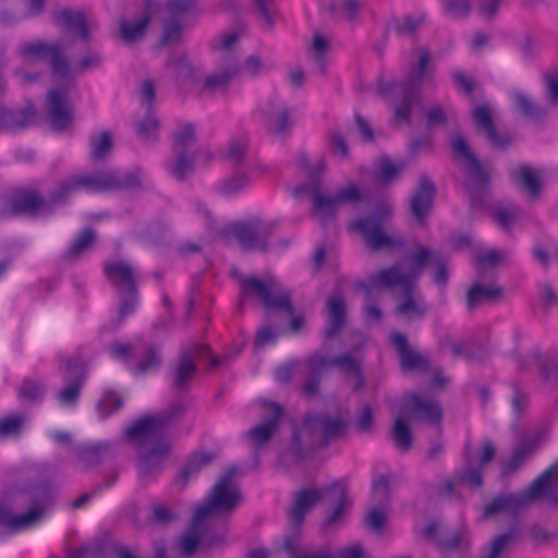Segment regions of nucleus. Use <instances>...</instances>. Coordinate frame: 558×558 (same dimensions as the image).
Masks as SVG:
<instances>
[{
    "label": "nucleus",
    "mask_w": 558,
    "mask_h": 558,
    "mask_svg": "<svg viewBox=\"0 0 558 558\" xmlns=\"http://www.w3.org/2000/svg\"><path fill=\"white\" fill-rule=\"evenodd\" d=\"M141 187L138 170L119 174L113 170L97 171L92 174H74L59 180L48 197L36 187L22 186L13 191L3 215L8 217L27 216L31 218L52 216L58 207L65 206L70 197L81 191L88 194Z\"/></svg>",
    "instance_id": "f257e3e1"
},
{
    "label": "nucleus",
    "mask_w": 558,
    "mask_h": 558,
    "mask_svg": "<svg viewBox=\"0 0 558 558\" xmlns=\"http://www.w3.org/2000/svg\"><path fill=\"white\" fill-rule=\"evenodd\" d=\"M236 468L228 471L214 485L208 499L194 512L187 529L178 537L177 549L181 557L192 558L202 546V521L215 512H232L240 501V492L233 487L232 481Z\"/></svg>",
    "instance_id": "f03ea898"
},
{
    "label": "nucleus",
    "mask_w": 558,
    "mask_h": 558,
    "mask_svg": "<svg viewBox=\"0 0 558 558\" xmlns=\"http://www.w3.org/2000/svg\"><path fill=\"white\" fill-rule=\"evenodd\" d=\"M420 56L415 63L411 65L410 72L403 81L379 82L378 93L388 97L391 95L393 118L401 123L410 124L412 109L421 101L422 84L430 78L428 63L430 61V51L427 48H420Z\"/></svg>",
    "instance_id": "7ed1b4c3"
},
{
    "label": "nucleus",
    "mask_w": 558,
    "mask_h": 558,
    "mask_svg": "<svg viewBox=\"0 0 558 558\" xmlns=\"http://www.w3.org/2000/svg\"><path fill=\"white\" fill-rule=\"evenodd\" d=\"M56 489L57 485L50 478L25 485L23 493L29 497L31 508L24 513L14 514L8 506L0 504V526L11 533L31 527L44 517L45 507L51 500Z\"/></svg>",
    "instance_id": "20e7f679"
},
{
    "label": "nucleus",
    "mask_w": 558,
    "mask_h": 558,
    "mask_svg": "<svg viewBox=\"0 0 558 558\" xmlns=\"http://www.w3.org/2000/svg\"><path fill=\"white\" fill-rule=\"evenodd\" d=\"M450 147L454 156L463 165L466 178L465 186L470 193L471 206L478 209L486 208L490 184L488 172L472 151L464 136L453 135L450 140Z\"/></svg>",
    "instance_id": "39448f33"
},
{
    "label": "nucleus",
    "mask_w": 558,
    "mask_h": 558,
    "mask_svg": "<svg viewBox=\"0 0 558 558\" xmlns=\"http://www.w3.org/2000/svg\"><path fill=\"white\" fill-rule=\"evenodd\" d=\"M277 227L278 222L275 220H264L253 216L227 225L221 235L235 240L243 251L266 252Z\"/></svg>",
    "instance_id": "423d86ee"
},
{
    "label": "nucleus",
    "mask_w": 558,
    "mask_h": 558,
    "mask_svg": "<svg viewBox=\"0 0 558 558\" xmlns=\"http://www.w3.org/2000/svg\"><path fill=\"white\" fill-rule=\"evenodd\" d=\"M391 216L392 206L386 202H379L369 215L353 220L350 229L362 235L366 247L372 252L399 246L402 245V241L388 235L383 229L384 222Z\"/></svg>",
    "instance_id": "0eeeda50"
},
{
    "label": "nucleus",
    "mask_w": 558,
    "mask_h": 558,
    "mask_svg": "<svg viewBox=\"0 0 558 558\" xmlns=\"http://www.w3.org/2000/svg\"><path fill=\"white\" fill-rule=\"evenodd\" d=\"M173 151L175 159L167 162V170L179 181H183L194 171L196 154V136L194 124L185 123L182 129L175 133L173 140Z\"/></svg>",
    "instance_id": "6e6552de"
},
{
    "label": "nucleus",
    "mask_w": 558,
    "mask_h": 558,
    "mask_svg": "<svg viewBox=\"0 0 558 558\" xmlns=\"http://www.w3.org/2000/svg\"><path fill=\"white\" fill-rule=\"evenodd\" d=\"M421 533L427 542L436 546L441 555L465 554L472 546L471 532L464 525L456 529L440 527L436 521H432Z\"/></svg>",
    "instance_id": "1a4fd4ad"
},
{
    "label": "nucleus",
    "mask_w": 558,
    "mask_h": 558,
    "mask_svg": "<svg viewBox=\"0 0 558 558\" xmlns=\"http://www.w3.org/2000/svg\"><path fill=\"white\" fill-rule=\"evenodd\" d=\"M254 298L259 301L267 311H283L293 313V304L290 292L274 295L270 287L255 276H245L240 282V303L245 299Z\"/></svg>",
    "instance_id": "9d476101"
},
{
    "label": "nucleus",
    "mask_w": 558,
    "mask_h": 558,
    "mask_svg": "<svg viewBox=\"0 0 558 558\" xmlns=\"http://www.w3.org/2000/svg\"><path fill=\"white\" fill-rule=\"evenodd\" d=\"M124 437L137 449V452L159 446V444H169L165 423L156 415L137 418L124 430Z\"/></svg>",
    "instance_id": "9b49d317"
},
{
    "label": "nucleus",
    "mask_w": 558,
    "mask_h": 558,
    "mask_svg": "<svg viewBox=\"0 0 558 558\" xmlns=\"http://www.w3.org/2000/svg\"><path fill=\"white\" fill-rule=\"evenodd\" d=\"M19 52L24 59L46 60L50 58L52 74L65 82L71 81L70 63L64 56L63 47L60 43L46 44L41 40L23 43L20 46Z\"/></svg>",
    "instance_id": "f8f14e48"
},
{
    "label": "nucleus",
    "mask_w": 558,
    "mask_h": 558,
    "mask_svg": "<svg viewBox=\"0 0 558 558\" xmlns=\"http://www.w3.org/2000/svg\"><path fill=\"white\" fill-rule=\"evenodd\" d=\"M226 159L235 169L234 173L228 178L221 186V193L229 196L245 189L251 182L246 173L252 167V162L247 156V141L244 138L232 140L229 144Z\"/></svg>",
    "instance_id": "ddd939ff"
},
{
    "label": "nucleus",
    "mask_w": 558,
    "mask_h": 558,
    "mask_svg": "<svg viewBox=\"0 0 558 558\" xmlns=\"http://www.w3.org/2000/svg\"><path fill=\"white\" fill-rule=\"evenodd\" d=\"M304 427L315 437L319 438L320 446H328L332 440L345 435L349 421L337 415L332 416L328 412L307 413L303 420Z\"/></svg>",
    "instance_id": "4468645a"
},
{
    "label": "nucleus",
    "mask_w": 558,
    "mask_h": 558,
    "mask_svg": "<svg viewBox=\"0 0 558 558\" xmlns=\"http://www.w3.org/2000/svg\"><path fill=\"white\" fill-rule=\"evenodd\" d=\"M399 413L409 421L440 425L444 412L440 403L418 392H410L404 397Z\"/></svg>",
    "instance_id": "2eb2a0df"
},
{
    "label": "nucleus",
    "mask_w": 558,
    "mask_h": 558,
    "mask_svg": "<svg viewBox=\"0 0 558 558\" xmlns=\"http://www.w3.org/2000/svg\"><path fill=\"white\" fill-rule=\"evenodd\" d=\"M111 356L126 361L131 354H143V359L133 366L134 374H145L161 364L160 348L155 343H140L133 347L130 342H113L109 347Z\"/></svg>",
    "instance_id": "dca6fc26"
},
{
    "label": "nucleus",
    "mask_w": 558,
    "mask_h": 558,
    "mask_svg": "<svg viewBox=\"0 0 558 558\" xmlns=\"http://www.w3.org/2000/svg\"><path fill=\"white\" fill-rule=\"evenodd\" d=\"M210 348L206 344L192 342L181 347L178 355V363L173 368V386L178 390L187 388L190 379L196 374L197 366L194 360L209 355Z\"/></svg>",
    "instance_id": "f3484780"
},
{
    "label": "nucleus",
    "mask_w": 558,
    "mask_h": 558,
    "mask_svg": "<svg viewBox=\"0 0 558 558\" xmlns=\"http://www.w3.org/2000/svg\"><path fill=\"white\" fill-rule=\"evenodd\" d=\"M436 185L433 180L423 174L420 177L412 196L409 198V214L420 226H424L434 206Z\"/></svg>",
    "instance_id": "a211bd4d"
},
{
    "label": "nucleus",
    "mask_w": 558,
    "mask_h": 558,
    "mask_svg": "<svg viewBox=\"0 0 558 558\" xmlns=\"http://www.w3.org/2000/svg\"><path fill=\"white\" fill-rule=\"evenodd\" d=\"M389 342L397 351L400 367L403 372L418 371L428 373L430 371V360L428 354H421L411 348L408 337L404 333L393 331L389 336Z\"/></svg>",
    "instance_id": "6ab92c4d"
},
{
    "label": "nucleus",
    "mask_w": 558,
    "mask_h": 558,
    "mask_svg": "<svg viewBox=\"0 0 558 558\" xmlns=\"http://www.w3.org/2000/svg\"><path fill=\"white\" fill-rule=\"evenodd\" d=\"M264 407L267 413L262 416V423L247 430V437L256 448H260L271 440L284 412L281 405L271 401H264Z\"/></svg>",
    "instance_id": "aec40b11"
},
{
    "label": "nucleus",
    "mask_w": 558,
    "mask_h": 558,
    "mask_svg": "<svg viewBox=\"0 0 558 558\" xmlns=\"http://www.w3.org/2000/svg\"><path fill=\"white\" fill-rule=\"evenodd\" d=\"M305 193L314 204V214L322 225L327 223L336 217L337 201L335 196H326L320 191V180L313 178L308 182L298 186L295 194Z\"/></svg>",
    "instance_id": "412c9836"
},
{
    "label": "nucleus",
    "mask_w": 558,
    "mask_h": 558,
    "mask_svg": "<svg viewBox=\"0 0 558 558\" xmlns=\"http://www.w3.org/2000/svg\"><path fill=\"white\" fill-rule=\"evenodd\" d=\"M86 373L83 363L77 359H70L66 363L63 380L65 387L58 392V400L63 405H73L77 402L84 386Z\"/></svg>",
    "instance_id": "4be33fe9"
},
{
    "label": "nucleus",
    "mask_w": 558,
    "mask_h": 558,
    "mask_svg": "<svg viewBox=\"0 0 558 558\" xmlns=\"http://www.w3.org/2000/svg\"><path fill=\"white\" fill-rule=\"evenodd\" d=\"M68 93V87H58L49 90L47 96L49 121L51 126L57 131L66 130L73 120L72 112L69 108Z\"/></svg>",
    "instance_id": "5701e85b"
},
{
    "label": "nucleus",
    "mask_w": 558,
    "mask_h": 558,
    "mask_svg": "<svg viewBox=\"0 0 558 558\" xmlns=\"http://www.w3.org/2000/svg\"><path fill=\"white\" fill-rule=\"evenodd\" d=\"M558 478V460L543 471L529 486L527 490L521 494L525 506L534 500L545 498L554 501V496L558 495V488L555 486V480Z\"/></svg>",
    "instance_id": "b1692460"
},
{
    "label": "nucleus",
    "mask_w": 558,
    "mask_h": 558,
    "mask_svg": "<svg viewBox=\"0 0 558 558\" xmlns=\"http://www.w3.org/2000/svg\"><path fill=\"white\" fill-rule=\"evenodd\" d=\"M472 118L476 128L485 133V136L492 146L506 150L511 145V135L507 133L501 134L496 129L490 107L487 104L476 106L472 111Z\"/></svg>",
    "instance_id": "393cba45"
},
{
    "label": "nucleus",
    "mask_w": 558,
    "mask_h": 558,
    "mask_svg": "<svg viewBox=\"0 0 558 558\" xmlns=\"http://www.w3.org/2000/svg\"><path fill=\"white\" fill-rule=\"evenodd\" d=\"M533 359L538 368L542 392L558 401V356L535 352Z\"/></svg>",
    "instance_id": "a878e982"
},
{
    "label": "nucleus",
    "mask_w": 558,
    "mask_h": 558,
    "mask_svg": "<svg viewBox=\"0 0 558 558\" xmlns=\"http://www.w3.org/2000/svg\"><path fill=\"white\" fill-rule=\"evenodd\" d=\"M102 271L110 284L118 289L119 294L138 289L135 270L125 262H105Z\"/></svg>",
    "instance_id": "bb28decb"
},
{
    "label": "nucleus",
    "mask_w": 558,
    "mask_h": 558,
    "mask_svg": "<svg viewBox=\"0 0 558 558\" xmlns=\"http://www.w3.org/2000/svg\"><path fill=\"white\" fill-rule=\"evenodd\" d=\"M325 366L337 367L345 375L347 379H352V390L357 392L366 386V378L362 369V363L351 353H342L332 357L324 355Z\"/></svg>",
    "instance_id": "cd10ccee"
},
{
    "label": "nucleus",
    "mask_w": 558,
    "mask_h": 558,
    "mask_svg": "<svg viewBox=\"0 0 558 558\" xmlns=\"http://www.w3.org/2000/svg\"><path fill=\"white\" fill-rule=\"evenodd\" d=\"M260 112L266 119L268 125L278 134H281L293 126V120L290 117L287 104L277 95L270 96L267 99L260 108Z\"/></svg>",
    "instance_id": "c85d7f7f"
},
{
    "label": "nucleus",
    "mask_w": 558,
    "mask_h": 558,
    "mask_svg": "<svg viewBox=\"0 0 558 558\" xmlns=\"http://www.w3.org/2000/svg\"><path fill=\"white\" fill-rule=\"evenodd\" d=\"M169 444H159L147 450L138 451V475L142 480H147L159 474L163 462L170 453Z\"/></svg>",
    "instance_id": "c756f323"
},
{
    "label": "nucleus",
    "mask_w": 558,
    "mask_h": 558,
    "mask_svg": "<svg viewBox=\"0 0 558 558\" xmlns=\"http://www.w3.org/2000/svg\"><path fill=\"white\" fill-rule=\"evenodd\" d=\"M412 283L414 282L410 275L401 274L397 267H388L371 275L368 283L360 281L356 283V287L368 291L371 287L388 290L393 287L401 286L402 290H404L405 287H410Z\"/></svg>",
    "instance_id": "7c9ffc66"
},
{
    "label": "nucleus",
    "mask_w": 558,
    "mask_h": 558,
    "mask_svg": "<svg viewBox=\"0 0 558 558\" xmlns=\"http://www.w3.org/2000/svg\"><path fill=\"white\" fill-rule=\"evenodd\" d=\"M36 118V110L32 104L16 110L0 107V133H16L25 130Z\"/></svg>",
    "instance_id": "2f4dec72"
},
{
    "label": "nucleus",
    "mask_w": 558,
    "mask_h": 558,
    "mask_svg": "<svg viewBox=\"0 0 558 558\" xmlns=\"http://www.w3.org/2000/svg\"><path fill=\"white\" fill-rule=\"evenodd\" d=\"M306 367L308 376L302 384L301 392L304 397L313 399L319 396L322 377L327 371L324 355L317 352L311 354L306 360Z\"/></svg>",
    "instance_id": "473e14b6"
},
{
    "label": "nucleus",
    "mask_w": 558,
    "mask_h": 558,
    "mask_svg": "<svg viewBox=\"0 0 558 558\" xmlns=\"http://www.w3.org/2000/svg\"><path fill=\"white\" fill-rule=\"evenodd\" d=\"M117 453V445L108 441L84 444L77 448V457L86 466H95L112 460Z\"/></svg>",
    "instance_id": "72a5a7b5"
},
{
    "label": "nucleus",
    "mask_w": 558,
    "mask_h": 558,
    "mask_svg": "<svg viewBox=\"0 0 558 558\" xmlns=\"http://www.w3.org/2000/svg\"><path fill=\"white\" fill-rule=\"evenodd\" d=\"M328 320L324 330L326 339H332L338 336L345 324V303L343 296L339 293L332 294L327 300Z\"/></svg>",
    "instance_id": "f704fd0d"
},
{
    "label": "nucleus",
    "mask_w": 558,
    "mask_h": 558,
    "mask_svg": "<svg viewBox=\"0 0 558 558\" xmlns=\"http://www.w3.org/2000/svg\"><path fill=\"white\" fill-rule=\"evenodd\" d=\"M510 180L524 187L530 198L535 199L541 195V172L529 163H522L510 171Z\"/></svg>",
    "instance_id": "c9c22d12"
},
{
    "label": "nucleus",
    "mask_w": 558,
    "mask_h": 558,
    "mask_svg": "<svg viewBox=\"0 0 558 558\" xmlns=\"http://www.w3.org/2000/svg\"><path fill=\"white\" fill-rule=\"evenodd\" d=\"M537 440L523 439L513 450L511 457L501 462V476L508 478L513 475L535 452Z\"/></svg>",
    "instance_id": "e433bc0d"
},
{
    "label": "nucleus",
    "mask_w": 558,
    "mask_h": 558,
    "mask_svg": "<svg viewBox=\"0 0 558 558\" xmlns=\"http://www.w3.org/2000/svg\"><path fill=\"white\" fill-rule=\"evenodd\" d=\"M324 495V489L320 492L314 488H303L298 492L291 510L293 524L302 525L306 514L323 499Z\"/></svg>",
    "instance_id": "4c0bfd02"
},
{
    "label": "nucleus",
    "mask_w": 558,
    "mask_h": 558,
    "mask_svg": "<svg viewBox=\"0 0 558 558\" xmlns=\"http://www.w3.org/2000/svg\"><path fill=\"white\" fill-rule=\"evenodd\" d=\"M324 493L326 495L333 494L337 500V506L323 523L324 529H330L344 515L345 508L349 506L348 483L344 478L336 480L329 486L324 487Z\"/></svg>",
    "instance_id": "58836bf2"
},
{
    "label": "nucleus",
    "mask_w": 558,
    "mask_h": 558,
    "mask_svg": "<svg viewBox=\"0 0 558 558\" xmlns=\"http://www.w3.org/2000/svg\"><path fill=\"white\" fill-rule=\"evenodd\" d=\"M54 21L74 33L80 39L89 37V29L83 11L63 8L54 13Z\"/></svg>",
    "instance_id": "ea45409f"
},
{
    "label": "nucleus",
    "mask_w": 558,
    "mask_h": 558,
    "mask_svg": "<svg viewBox=\"0 0 558 558\" xmlns=\"http://www.w3.org/2000/svg\"><path fill=\"white\" fill-rule=\"evenodd\" d=\"M504 289L499 286L473 283L466 293V307L472 311L484 303H493L500 299Z\"/></svg>",
    "instance_id": "a19ab883"
},
{
    "label": "nucleus",
    "mask_w": 558,
    "mask_h": 558,
    "mask_svg": "<svg viewBox=\"0 0 558 558\" xmlns=\"http://www.w3.org/2000/svg\"><path fill=\"white\" fill-rule=\"evenodd\" d=\"M525 506L521 494H506L495 497L484 507V517L489 518L501 512L518 513Z\"/></svg>",
    "instance_id": "79ce46f5"
},
{
    "label": "nucleus",
    "mask_w": 558,
    "mask_h": 558,
    "mask_svg": "<svg viewBox=\"0 0 558 558\" xmlns=\"http://www.w3.org/2000/svg\"><path fill=\"white\" fill-rule=\"evenodd\" d=\"M402 292V296L396 306L397 314L408 319L424 318L427 313V306L424 303L415 300L414 283H412L410 287H405Z\"/></svg>",
    "instance_id": "37998d69"
},
{
    "label": "nucleus",
    "mask_w": 558,
    "mask_h": 558,
    "mask_svg": "<svg viewBox=\"0 0 558 558\" xmlns=\"http://www.w3.org/2000/svg\"><path fill=\"white\" fill-rule=\"evenodd\" d=\"M96 242V232L93 228L87 227L83 229L62 255V259L68 263H74L81 258V256L90 250Z\"/></svg>",
    "instance_id": "c03bdc74"
},
{
    "label": "nucleus",
    "mask_w": 558,
    "mask_h": 558,
    "mask_svg": "<svg viewBox=\"0 0 558 558\" xmlns=\"http://www.w3.org/2000/svg\"><path fill=\"white\" fill-rule=\"evenodd\" d=\"M151 0H146L145 10L136 22H130L125 19L120 20V31L125 41L133 43L141 39L150 22L149 9Z\"/></svg>",
    "instance_id": "a18cd8bd"
},
{
    "label": "nucleus",
    "mask_w": 558,
    "mask_h": 558,
    "mask_svg": "<svg viewBox=\"0 0 558 558\" xmlns=\"http://www.w3.org/2000/svg\"><path fill=\"white\" fill-rule=\"evenodd\" d=\"M390 437L396 447L403 451L410 450L413 446V436L409 420L400 413L395 418L390 428Z\"/></svg>",
    "instance_id": "49530a36"
},
{
    "label": "nucleus",
    "mask_w": 558,
    "mask_h": 558,
    "mask_svg": "<svg viewBox=\"0 0 558 558\" xmlns=\"http://www.w3.org/2000/svg\"><path fill=\"white\" fill-rule=\"evenodd\" d=\"M138 302V289H135L134 291H125L120 294L117 317L112 320L114 328H118L129 316L135 313Z\"/></svg>",
    "instance_id": "de8ad7c7"
},
{
    "label": "nucleus",
    "mask_w": 558,
    "mask_h": 558,
    "mask_svg": "<svg viewBox=\"0 0 558 558\" xmlns=\"http://www.w3.org/2000/svg\"><path fill=\"white\" fill-rule=\"evenodd\" d=\"M238 73L239 70L236 68H229L221 72L213 73L203 81L202 90L209 93L226 90Z\"/></svg>",
    "instance_id": "09e8293b"
},
{
    "label": "nucleus",
    "mask_w": 558,
    "mask_h": 558,
    "mask_svg": "<svg viewBox=\"0 0 558 558\" xmlns=\"http://www.w3.org/2000/svg\"><path fill=\"white\" fill-rule=\"evenodd\" d=\"M167 65L175 72L177 78L180 81L196 82V73L185 53L171 54L167 61Z\"/></svg>",
    "instance_id": "8fccbe9b"
},
{
    "label": "nucleus",
    "mask_w": 558,
    "mask_h": 558,
    "mask_svg": "<svg viewBox=\"0 0 558 558\" xmlns=\"http://www.w3.org/2000/svg\"><path fill=\"white\" fill-rule=\"evenodd\" d=\"M214 459L210 452H201L195 454L180 471L177 482L186 486L190 477L197 474L202 468L209 464Z\"/></svg>",
    "instance_id": "3c124183"
},
{
    "label": "nucleus",
    "mask_w": 558,
    "mask_h": 558,
    "mask_svg": "<svg viewBox=\"0 0 558 558\" xmlns=\"http://www.w3.org/2000/svg\"><path fill=\"white\" fill-rule=\"evenodd\" d=\"M209 519L210 517H207L202 521V546L204 549L223 546L227 537V527L222 526L218 530H211L209 527Z\"/></svg>",
    "instance_id": "603ef678"
},
{
    "label": "nucleus",
    "mask_w": 558,
    "mask_h": 558,
    "mask_svg": "<svg viewBox=\"0 0 558 558\" xmlns=\"http://www.w3.org/2000/svg\"><path fill=\"white\" fill-rule=\"evenodd\" d=\"M123 398L120 393L107 390L97 403V410L101 420L108 418L123 407Z\"/></svg>",
    "instance_id": "864d4df0"
},
{
    "label": "nucleus",
    "mask_w": 558,
    "mask_h": 558,
    "mask_svg": "<svg viewBox=\"0 0 558 558\" xmlns=\"http://www.w3.org/2000/svg\"><path fill=\"white\" fill-rule=\"evenodd\" d=\"M89 143L90 159L94 161L105 159L113 146L111 134L108 131L92 135Z\"/></svg>",
    "instance_id": "5fc2aeb1"
},
{
    "label": "nucleus",
    "mask_w": 558,
    "mask_h": 558,
    "mask_svg": "<svg viewBox=\"0 0 558 558\" xmlns=\"http://www.w3.org/2000/svg\"><path fill=\"white\" fill-rule=\"evenodd\" d=\"M437 253L432 252L428 247L418 246L416 251H413L409 254V260L411 263V272L409 274L412 277V281L421 276L424 267L427 264H432L433 256Z\"/></svg>",
    "instance_id": "6e6d98bb"
},
{
    "label": "nucleus",
    "mask_w": 558,
    "mask_h": 558,
    "mask_svg": "<svg viewBox=\"0 0 558 558\" xmlns=\"http://www.w3.org/2000/svg\"><path fill=\"white\" fill-rule=\"evenodd\" d=\"M513 100L520 108L521 112L533 119H543L547 114V110L537 104H535L527 95L522 92H515L513 94Z\"/></svg>",
    "instance_id": "4d7b16f0"
},
{
    "label": "nucleus",
    "mask_w": 558,
    "mask_h": 558,
    "mask_svg": "<svg viewBox=\"0 0 558 558\" xmlns=\"http://www.w3.org/2000/svg\"><path fill=\"white\" fill-rule=\"evenodd\" d=\"M179 519V514L166 504H155L151 506V513L148 521L153 525L168 526Z\"/></svg>",
    "instance_id": "13d9d810"
},
{
    "label": "nucleus",
    "mask_w": 558,
    "mask_h": 558,
    "mask_svg": "<svg viewBox=\"0 0 558 558\" xmlns=\"http://www.w3.org/2000/svg\"><path fill=\"white\" fill-rule=\"evenodd\" d=\"M159 129V122L155 114L154 108H147L146 116L138 121L136 132L141 137L147 141H156V133Z\"/></svg>",
    "instance_id": "bf43d9fd"
},
{
    "label": "nucleus",
    "mask_w": 558,
    "mask_h": 558,
    "mask_svg": "<svg viewBox=\"0 0 558 558\" xmlns=\"http://www.w3.org/2000/svg\"><path fill=\"white\" fill-rule=\"evenodd\" d=\"M517 536L518 533L513 529L495 536L489 544V551L481 558H500L502 551L510 543L514 542Z\"/></svg>",
    "instance_id": "052dcab7"
},
{
    "label": "nucleus",
    "mask_w": 558,
    "mask_h": 558,
    "mask_svg": "<svg viewBox=\"0 0 558 558\" xmlns=\"http://www.w3.org/2000/svg\"><path fill=\"white\" fill-rule=\"evenodd\" d=\"M45 390L46 388L43 383L25 378L19 390V396L25 401L37 402L44 398Z\"/></svg>",
    "instance_id": "680f3d73"
},
{
    "label": "nucleus",
    "mask_w": 558,
    "mask_h": 558,
    "mask_svg": "<svg viewBox=\"0 0 558 558\" xmlns=\"http://www.w3.org/2000/svg\"><path fill=\"white\" fill-rule=\"evenodd\" d=\"M451 77L456 89L468 97L471 101H474V92L476 88L475 80L468 76L462 70L453 71Z\"/></svg>",
    "instance_id": "e2e57ef3"
},
{
    "label": "nucleus",
    "mask_w": 558,
    "mask_h": 558,
    "mask_svg": "<svg viewBox=\"0 0 558 558\" xmlns=\"http://www.w3.org/2000/svg\"><path fill=\"white\" fill-rule=\"evenodd\" d=\"M493 219L495 222L505 231H511L514 222L519 216V208L517 206H512L510 208H495L492 211Z\"/></svg>",
    "instance_id": "0e129e2a"
},
{
    "label": "nucleus",
    "mask_w": 558,
    "mask_h": 558,
    "mask_svg": "<svg viewBox=\"0 0 558 558\" xmlns=\"http://www.w3.org/2000/svg\"><path fill=\"white\" fill-rule=\"evenodd\" d=\"M483 469L466 466L456 473V478L459 484L480 488L483 486Z\"/></svg>",
    "instance_id": "69168bd1"
},
{
    "label": "nucleus",
    "mask_w": 558,
    "mask_h": 558,
    "mask_svg": "<svg viewBox=\"0 0 558 558\" xmlns=\"http://www.w3.org/2000/svg\"><path fill=\"white\" fill-rule=\"evenodd\" d=\"M196 3L197 0H168L166 8L171 19L180 21L195 10Z\"/></svg>",
    "instance_id": "338daca9"
},
{
    "label": "nucleus",
    "mask_w": 558,
    "mask_h": 558,
    "mask_svg": "<svg viewBox=\"0 0 558 558\" xmlns=\"http://www.w3.org/2000/svg\"><path fill=\"white\" fill-rule=\"evenodd\" d=\"M181 34V22L170 17L163 25V33L158 45L163 47L170 44H175L180 40Z\"/></svg>",
    "instance_id": "774afa93"
}]
</instances>
